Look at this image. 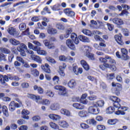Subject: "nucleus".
I'll use <instances>...</instances> for the list:
<instances>
[{
    "label": "nucleus",
    "mask_w": 130,
    "mask_h": 130,
    "mask_svg": "<svg viewBox=\"0 0 130 130\" xmlns=\"http://www.w3.org/2000/svg\"><path fill=\"white\" fill-rule=\"evenodd\" d=\"M84 48L85 50V52L86 53V56L89 58V59H91V60H94L95 59V57H94V54L90 53L91 51V47L89 46H84Z\"/></svg>",
    "instance_id": "3"
},
{
    "label": "nucleus",
    "mask_w": 130,
    "mask_h": 130,
    "mask_svg": "<svg viewBox=\"0 0 130 130\" xmlns=\"http://www.w3.org/2000/svg\"><path fill=\"white\" fill-rule=\"evenodd\" d=\"M54 88L55 90H58V91H59L58 93L59 95H62V96L67 95V89L64 86L56 85L54 87Z\"/></svg>",
    "instance_id": "2"
},
{
    "label": "nucleus",
    "mask_w": 130,
    "mask_h": 130,
    "mask_svg": "<svg viewBox=\"0 0 130 130\" xmlns=\"http://www.w3.org/2000/svg\"><path fill=\"white\" fill-rule=\"evenodd\" d=\"M108 69H110L111 71H113V72H115L116 71V66L114 64L112 65L110 64V67L108 68Z\"/></svg>",
    "instance_id": "58"
},
{
    "label": "nucleus",
    "mask_w": 130,
    "mask_h": 130,
    "mask_svg": "<svg viewBox=\"0 0 130 130\" xmlns=\"http://www.w3.org/2000/svg\"><path fill=\"white\" fill-rule=\"evenodd\" d=\"M107 25L108 26V29L109 30V31H112L113 30V25L110 24V23H107Z\"/></svg>",
    "instance_id": "62"
},
{
    "label": "nucleus",
    "mask_w": 130,
    "mask_h": 130,
    "mask_svg": "<svg viewBox=\"0 0 130 130\" xmlns=\"http://www.w3.org/2000/svg\"><path fill=\"white\" fill-rule=\"evenodd\" d=\"M27 25H26V23H21L19 25V29L20 31H24Z\"/></svg>",
    "instance_id": "35"
},
{
    "label": "nucleus",
    "mask_w": 130,
    "mask_h": 130,
    "mask_svg": "<svg viewBox=\"0 0 130 130\" xmlns=\"http://www.w3.org/2000/svg\"><path fill=\"white\" fill-rule=\"evenodd\" d=\"M78 38L80 41H82V42H85L87 43H89L90 42V39H88V37L83 36V35H80L78 37Z\"/></svg>",
    "instance_id": "15"
},
{
    "label": "nucleus",
    "mask_w": 130,
    "mask_h": 130,
    "mask_svg": "<svg viewBox=\"0 0 130 130\" xmlns=\"http://www.w3.org/2000/svg\"><path fill=\"white\" fill-rule=\"evenodd\" d=\"M1 50L2 52H4V53H6V54H10V53H11V51H10L9 49H7L6 48L1 49Z\"/></svg>",
    "instance_id": "50"
},
{
    "label": "nucleus",
    "mask_w": 130,
    "mask_h": 130,
    "mask_svg": "<svg viewBox=\"0 0 130 130\" xmlns=\"http://www.w3.org/2000/svg\"><path fill=\"white\" fill-rule=\"evenodd\" d=\"M43 104L44 105H46L47 106H48V105L50 104V101L47 99H44L43 100Z\"/></svg>",
    "instance_id": "54"
},
{
    "label": "nucleus",
    "mask_w": 130,
    "mask_h": 130,
    "mask_svg": "<svg viewBox=\"0 0 130 130\" xmlns=\"http://www.w3.org/2000/svg\"><path fill=\"white\" fill-rule=\"evenodd\" d=\"M87 98V94L84 93L82 94V95L81 97V99H80L79 101H81V103L82 104H87L88 103V101H87L86 98Z\"/></svg>",
    "instance_id": "25"
},
{
    "label": "nucleus",
    "mask_w": 130,
    "mask_h": 130,
    "mask_svg": "<svg viewBox=\"0 0 130 130\" xmlns=\"http://www.w3.org/2000/svg\"><path fill=\"white\" fill-rule=\"evenodd\" d=\"M112 87H116L117 88H118V89H121V88H122V85H121V84L120 83H115V82H112Z\"/></svg>",
    "instance_id": "43"
},
{
    "label": "nucleus",
    "mask_w": 130,
    "mask_h": 130,
    "mask_svg": "<svg viewBox=\"0 0 130 130\" xmlns=\"http://www.w3.org/2000/svg\"><path fill=\"white\" fill-rule=\"evenodd\" d=\"M31 73L34 77H38L39 76V71L37 69H33L31 71Z\"/></svg>",
    "instance_id": "41"
},
{
    "label": "nucleus",
    "mask_w": 130,
    "mask_h": 130,
    "mask_svg": "<svg viewBox=\"0 0 130 130\" xmlns=\"http://www.w3.org/2000/svg\"><path fill=\"white\" fill-rule=\"evenodd\" d=\"M20 45L17 47V49L18 51H21V50H27V46L25 45L24 43H21L19 44Z\"/></svg>",
    "instance_id": "23"
},
{
    "label": "nucleus",
    "mask_w": 130,
    "mask_h": 130,
    "mask_svg": "<svg viewBox=\"0 0 130 130\" xmlns=\"http://www.w3.org/2000/svg\"><path fill=\"white\" fill-rule=\"evenodd\" d=\"M87 111H81L78 112V115L80 116V117H87Z\"/></svg>",
    "instance_id": "37"
},
{
    "label": "nucleus",
    "mask_w": 130,
    "mask_h": 130,
    "mask_svg": "<svg viewBox=\"0 0 130 130\" xmlns=\"http://www.w3.org/2000/svg\"><path fill=\"white\" fill-rule=\"evenodd\" d=\"M32 60H34L35 61H36L37 62H38V63H42V59L41 58V57L39 56L36 55H32L31 56Z\"/></svg>",
    "instance_id": "16"
},
{
    "label": "nucleus",
    "mask_w": 130,
    "mask_h": 130,
    "mask_svg": "<svg viewBox=\"0 0 130 130\" xmlns=\"http://www.w3.org/2000/svg\"><path fill=\"white\" fill-rule=\"evenodd\" d=\"M47 32L50 35H55L57 33V30L54 28L49 27L47 29Z\"/></svg>",
    "instance_id": "19"
},
{
    "label": "nucleus",
    "mask_w": 130,
    "mask_h": 130,
    "mask_svg": "<svg viewBox=\"0 0 130 130\" xmlns=\"http://www.w3.org/2000/svg\"><path fill=\"white\" fill-rule=\"evenodd\" d=\"M94 39L96 41H101V42H104V40L101 38L99 36L96 35L94 36Z\"/></svg>",
    "instance_id": "53"
},
{
    "label": "nucleus",
    "mask_w": 130,
    "mask_h": 130,
    "mask_svg": "<svg viewBox=\"0 0 130 130\" xmlns=\"http://www.w3.org/2000/svg\"><path fill=\"white\" fill-rule=\"evenodd\" d=\"M66 61L68 62H71V63H72V62H75V59H74V58L72 57L71 56H68L67 57Z\"/></svg>",
    "instance_id": "46"
},
{
    "label": "nucleus",
    "mask_w": 130,
    "mask_h": 130,
    "mask_svg": "<svg viewBox=\"0 0 130 130\" xmlns=\"http://www.w3.org/2000/svg\"><path fill=\"white\" fill-rule=\"evenodd\" d=\"M51 127H52V128H54V129H58L59 128V126L58 125H57V124H55V123H53L52 122H50L49 123Z\"/></svg>",
    "instance_id": "42"
},
{
    "label": "nucleus",
    "mask_w": 130,
    "mask_h": 130,
    "mask_svg": "<svg viewBox=\"0 0 130 130\" xmlns=\"http://www.w3.org/2000/svg\"><path fill=\"white\" fill-rule=\"evenodd\" d=\"M9 42L14 46H17L20 44V41L15 39L14 38H11L9 40Z\"/></svg>",
    "instance_id": "22"
},
{
    "label": "nucleus",
    "mask_w": 130,
    "mask_h": 130,
    "mask_svg": "<svg viewBox=\"0 0 130 130\" xmlns=\"http://www.w3.org/2000/svg\"><path fill=\"white\" fill-rule=\"evenodd\" d=\"M73 106L75 107V108H76V109H84L85 108L84 105L79 103H74L73 104Z\"/></svg>",
    "instance_id": "26"
},
{
    "label": "nucleus",
    "mask_w": 130,
    "mask_h": 130,
    "mask_svg": "<svg viewBox=\"0 0 130 130\" xmlns=\"http://www.w3.org/2000/svg\"><path fill=\"white\" fill-rule=\"evenodd\" d=\"M46 95V96H48V97H53V96H54V93H53L51 90H48L47 91Z\"/></svg>",
    "instance_id": "47"
},
{
    "label": "nucleus",
    "mask_w": 130,
    "mask_h": 130,
    "mask_svg": "<svg viewBox=\"0 0 130 130\" xmlns=\"http://www.w3.org/2000/svg\"><path fill=\"white\" fill-rule=\"evenodd\" d=\"M21 86L22 89H28V88H29V83L27 82H23L21 83Z\"/></svg>",
    "instance_id": "44"
},
{
    "label": "nucleus",
    "mask_w": 130,
    "mask_h": 130,
    "mask_svg": "<svg viewBox=\"0 0 130 130\" xmlns=\"http://www.w3.org/2000/svg\"><path fill=\"white\" fill-rule=\"evenodd\" d=\"M41 68L43 72L47 73V74H50V73H51V71L50 70V66L49 64H48V63H46L45 65H42L41 66Z\"/></svg>",
    "instance_id": "7"
},
{
    "label": "nucleus",
    "mask_w": 130,
    "mask_h": 130,
    "mask_svg": "<svg viewBox=\"0 0 130 130\" xmlns=\"http://www.w3.org/2000/svg\"><path fill=\"white\" fill-rule=\"evenodd\" d=\"M49 117L50 119H52V120H58V119H60V116L56 114H50L49 115Z\"/></svg>",
    "instance_id": "21"
},
{
    "label": "nucleus",
    "mask_w": 130,
    "mask_h": 130,
    "mask_svg": "<svg viewBox=\"0 0 130 130\" xmlns=\"http://www.w3.org/2000/svg\"><path fill=\"white\" fill-rule=\"evenodd\" d=\"M61 114H63L64 115H66L67 116H70L71 115V112L70 111L64 109H62L61 110Z\"/></svg>",
    "instance_id": "30"
},
{
    "label": "nucleus",
    "mask_w": 130,
    "mask_h": 130,
    "mask_svg": "<svg viewBox=\"0 0 130 130\" xmlns=\"http://www.w3.org/2000/svg\"><path fill=\"white\" fill-rule=\"evenodd\" d=\"M96 128L98 130H104L105 129V126L104 125H98L96 126Z\"/></svg>",
    "instance_id": "60"
},
{
    "label": "nucleus",
    "mask_w": 130,
    "mask_h": 130,
    "mask_svg": "<svg viewBox=\"0 0 130 130\" xmlns=\"http://www.w3.org/2000/svg\"><path fill=\"white\" fill-rule=\"evenodd\" d=\"M107 77L109 80H113L114 79V74L113 73L107 74Z\"/></svg>",
    "instance_id": "64"
},
{
    "label": "nucleus",
    "mask_w": 130,
    "mask_h": 130,
    "mask_svg": "<svg viewBox=\"0 0 130 130\" xmlns=\"http://www.w3.org/2000/svg\"><path fill=\"white\" fill-rule=\"evenodd\" d=\"M68 86L70 89H74L77 86V82L75 80L71 79L68 83Z\"/></svg>",
    "instance_id": "13"
},
{
    "label": "nucleus",
    "mask_w": 130,
    "mask_h": 130,
    "mask_svg": "<svg viewBox=\"0 0 130 130\" xmlns=\"http://www.w3.org/2000/svg\"><path fill=\"white\" fill-rule=\"evenodd\" d=\"M7 31L10 35L14 36V37H18V36L19 35V32L17 31V29L13 27H9Z\"/></svg>",
    "instance_id": "5"
},
{
    "label": "nucleus",
    "mask_w": 130,
    "mask_h": 130,
    "mask_svg": "<svg viewBox=\"0 0 130 130\" xmlns=\"http://www.w3.org/2000/svg\"><path fill=\"white\" fill-rule=\"evenodd\" d=\"M112 21L114 23V24H116V25H118V26H120L124 24L123 20L119 18H115L112 19Z\"/></svg>",
    "instance_id": "10"
},
{
    "label": "nucleus",
    "mask_w": 130,
    "mask_h": 130,
    "mask_svg": "<svg viewBox=\"0 0 130 130\" xmlns=\"http://www.w3.org/2000/svg\"><path fill=\"white\" fill-rule=\"evenodd\" d=\"M116 122H117V119H111L108 120V123L110 125H113L114 124H116Z\"/></svg>",
    "instance_id": "34"
},
{
    "label": "nucleus",
    "mask_w": 130,
    "mask_h": 130,
    "mask_svg": "<svg viewBox=\"0 0 130 130\" xmlns=\"http://www.w3.org/2000/svg\"><path fill=\"white\" fill-rule=\"evenodd\" d=\"M81 127L82 128H83L84 129H87V128H89L90 127V126H89L88 124L82 123L80 124Z\"/></svg>",
    "instance_id": "51"
},
{
    "label": "nucleus",
    "mask_w": 130,
    "mask_h": 130,
    "mask_svg": "<svg viewBox=\"0 0 130 130\" xmlns=\"http://www.w3.org/2000/svg\"><path fill=\"white\" fill-rule=\"evenodd\" d=\"M59 60L60 61H67V56L64 55H61L59 56Z\"/></svg>",
    "instance_id": "48"
},
{
    "label": "nucleus",
    "mask_w": 130,
    "mask_h": 130,
    "mask_svg": "<svg viewBox=\"0 0 130 130\" xmlns=\"http://www.w3.org/2000/svg\"><path fill=\"white\" fill-rule=\"evenodd\" d=\"M114 109L113 107H109L106 111V113H107V114H111V113H113L114 112Z\"/></svg>",
    "instance_id": "38"
},
{
    "label": "nucleus",
    "mask_w": 130,
    "mask_h": 130,
    "mask_svg": "<svg viewBox=\"0 0 130 130\" xmlns=\"http://www.w3.org/2000/svg\"><path fill=\"white\" fill-rule=\"evenodd\" d=\"M0 61H7V58L5 54L1 53L0 54Z\"/></svg>",
    "instance_id": "49"
},
{
    "label": "nucleus",
    "mask_w": 130,
    "mask_h": 130,
    "mask_svg": "<svg viewBox=\"0 0 130 130\" xmlns=\"http://www.w3.org/2000/svg\"><path fill=\"white\" fill-rule=\"evenodd\" d=\"M43 43L45 46H46L48 49H54L55 46L53 44H50L49 42L47 40H45L43 41Z\"/></svg>",
    "instance_id": "12"
},
{
    "label": "nucleus",
    "mask_w": 130,
    "mask_h": 130,
    "mask_svg": "<svg viewBox=\"0 0 130 130\" xmlns=\"http://www.w3.org/2000/svg\"><path fill=\"white\" fill-rule=\"evenodd\" d=\"M28 97L30 99H32V100H34V101H36L37 103L40 101V96L39 95H36L35 94H28Z\"/></svg>",
    "instance_id": "11"
},
{
    "label": "nucleus",
    "mask_w": 130,
    "mask_h": 130,
    "mask_svg": "<svg viewBox=\"0 0 130 130\" xmlns=\"http://www.w3.org/2000/svg\"><path fill=\"white\" fill-rule=\"evenodd\" d=\"M19 130H27L28 129V126L27 125H22L18 128Z\"/></svg>",
    "instance_id": "63"
},
{
    "label": "nucleus",
    "mask_w": 130,
    "mask_h": 130,
    "mask_svg": "<svg viewBox=\"0 0 130 130\" xmlns=\"http://www.w3.org/2000/svg\"><path fill=\"white\" fill-rule=\"evenodd\" d=\"M115 39L117 43L119 44V45H123V44H124L122 41V39H121V35L115 36Z\"/></svg>",
    "instance_id": "17"
},
{
    "label": "nucleus",
    "mask_w": 130,
    "mask_h": 130,
    "mask_svg": "<svg viewBox=\"0 0 130 130\" xmlns=\"http://www.w3.org/2000/svg\"><path fill=\"white\" fill-rule=\"evenodd\" d=\"M50 108L52 110H58L59 109V104L55 103L51 105Z\"/></svg>",
    "instance_id": "28"
},
{
    "label": "nucleus",
    "mask_w": 130,
    "mask_h": 130,
    "mask_svg": "<svg viewBox=\"0 0 130 130\" xmlns=\"http://www.w3.org/2000/svg\"><path fill=\"white\" fill-rule=\"evenodd\" d=\"M87 123L88 124H92L93 125H96L97 122L94 119H88L86 121Z\"/></svg>",
    "instance_id": "36"
},
{
    "label": "nucleus",
    "mask_w": 130,
    "mask_h": 130,
    "mask_svg": "<svg viewBox=\"0 0 130 130\" xmlns=\"http://www.w3.org/2000/svg\"><path fill=\"white\" fill-rule=\"evenodd\" d=\"M34 90H37L39 94H43V89L37 85L34 86Z\"/></svg>",
    "instance_id": "27"
},
{
    "label": "nucleus",
    "mask_w": 130,
    "mask_h": 130,
    "mask_svg": "<svg viewBox=\"0 0 130 130\" xmlns=\"http://www.w3.org/2000/svg\"><path fill=\"white\" fill-rule=\"evenodd\" d=\"M88 99L90 101H94L97 99V96L92 95V96H88Z\"/></svg>",
    "instance_id": "59"
},
{
    "label": "nucleus",
    "mask_w": 130,
    "mask_h": 130,
    "mask_svg": "<svg viewBox=\"0 0 130 130\" xmlns=\"http://www.w3.org/2000/svg\"><path fill=\"white\" fill-rule=\"evenodd\" d=\"M38 54L46 56L47 55V52L44 50H41V48H40V50L38 51Z\"/></svg>",
    "instance_id": "40"
},
{
    "label": "nucleus",
    "mask_w": 130,
    "mask_h": 130,
    "mask_svg": "<svg viewBox=\"0 0 130 130\" xmlns=\"http://www.w3.org/2000/svg\"><path fill=\"white\" fill-rule=\"evenodd\" d=\"M121 52L122 55H126V54H127V50L124 48H121Z\"/></svg>",
    "instance_id": "56"
},
{
    "label": "nucleus",
    "mask_w": 130,
    "mask_h": 130,
    "mask_svg": "<svg viewBox=\"0 0 130 130\" xmlns=\"http://www.w3.org/2000/svg\"><path fill=\"white\" fill-rule=\"evenodd\" d=\"M16 101L18 103H16V104H17L18 106H19L20 108L22 107L23 106V103H22V101L19 99L18 98H16L15 99Z\"/></svg>",
    "instance_id": "45"
},
{
    "label": "nucleus",
    "mask_w": 130,
    "mask_h": 130,
    "mask_svg": "<svg viewBox=\"0 0 130 130\" xmlns=\"http://www.w3.org/2000/svg\"><path fill=\"white\" fill-rule=\"evenodd\" d=\"M109 99L111 101H113V102H114L113 104L115 108H117L118 109H120V99L114 96H110Z\"/></svg>",
    "instance_id": "1"
},
{
    "label": "nucleus",
    "mask_w": 130,
    "mask_h": 130,
    "mask_svg": "<svg viewBox=\"0 0 130 130\" xmlns=\"http://www.w3.org/2000/svg\"><path fill=\"white\" fill-rule=\"evenodd\" d=\"M3 109V112L4 113V115L6 116V117H8L9 116V112H8V108L6 106H3L2 107Z\"/></svg>",
    "instance_id": "32"
},
{
    "label": "nucleus",
    "mask_w": 130,
    "mask_h": 130,
    "mask_svg": "<svg viewBox=\"0 0 130 130\" xmlns=\"http://www.w3.org/2000/svg\"><path fill=\"white\" fill-rule=\"evenodd\" d=\"M46 59L50 62V63H53V64H54L56 63V61L54 59H53L52 57H46Z\"/></svg>",
    "instance_id": "33"
},
{
    "label": "nucleus",
    "mask_w": 130,
    "mask_h": 130,
    "mask_svg": "<svg viewBox=\"0 0 130 130\" xmlns=\"http://www.w3.org/2000/svg\"><path fill=\"white\" fill-rule=\"evenodd\" d=\"M16 108H20L19 106L16 104L15 101H12L10 102L9 105V109L10 111H14V110H16Z\"/></svg>",
    "instance_id": "8"
},
{
    "label": "nucleus",
    "mask_w": 130,
    "mask_h": 130,
    "mask_svg": "<svg viewBox=\"0 0 130 130\" xmlns=\"http://www.w3.org/2000/svg\"><path fill=\"white\" fill-rule=\"evenodd\" d=\"M59 125L61 126V127H63V128H68L69 126V123L67 122V121L63 120L59 122Z\"/></svg>",
    "instance_id": "24"
},
{
    "label": "nucleus",
    "mask_w": 130,
    "mask_h": 130,
    "mask_svg": "<svg viewBox=\"0 0 130 130\" xmlns=\"http://www.w3.org/2000/svg\"><path fill=\"white\" fill-rule=\"evenodd\" d=\"M56 28H57V29H59V30H63V29H64V26H63V25L59 23L57 24Z\"/></svg>",
    "instance_id": "57"
},
{
    "label": "nucleus",
    "mask_w": 130,
    "mask_h": 130,
    "mask_svg": "<svg viewBox=\"0 0 130 130\" xmlns=\"http://www.w3.org/2000/svg\"><path fill=\"white\" fill-rule=\"evenodd\" d=\"M107 59H108L106 58V56L105 58L101 57L99 58L100 61H101V62H103L104 63H106L107 62Z\"/></svg>",
    "instance_id": "55"
},
{
    "label": "nucleus",
    "mask_w": 130,
    "mask_h": 130,
    "mask_svg": "<svg viewBox=\"0 0 130 130\" xmlns=\"http://www.w3.org/2000/svg\"><path fill=\"white\" fill-rule=\"evenodd\" d=\"M110 64L108 63H104L103 64H101L99 66L100 69L102 70V71H105L106 69H108V68H110Z\"/></svg>",
    "instance_id": "29"
},
{
    "label": "nucleus",
    "mask_w": 130,
    "mask_h": 130,
    "mask_svg": "<svg viewBox=\"0 0 130 130\" xmlns=\"http://www.w3.org/2000/svg\"><path fill=\"white\" fill-rule=\"evenodd\" d=\"M115 114L116 115H124L125 113L123 111L118 110L115 112Z\"/></svg>",
    "instance_id": "52"
},
{
    "label": "nucleus",
    "mask_w": 130,
    "mask_h": 130,
    "mask_svg": "<svg viewBox=\"0 0 130 130\" xmlns=\"http://www.w3.org/2000/svg\"><path fill=\"white\" fill-rule=\"evenodd\" d=\"M93 105L94 107H102L104 106V101L102 100L98 101L97 102L94 103Z\"/></svg>",
    "instance_id": "20"
},
{
    "label": "nucleus",
    "mask_w": 130,
    "mask_h": 130,
    "mask_svg": "<svg viewBox=\"0 0 130 130\" xmlns=\"http://www.w3.org/2000/svg\"><path fill=\"white\" fill-rule=\"evenodd\" d=\"M88 113H90V114L97 115L99 114V113L100 112V110L98 109V108L93 106L90 107L88 108Z\"/></svg>",
    "instance_id": "4"
},
{
    "label": "nucleus",
    "mask_w": 130,
    "mask_h": 130,
    "mask_svg": "<svg viewBox=\"0 0 130 130\" xmlns=\"http://www.w3.org/2000/svg\"><path fill=\"white\" fill-rule=\"evenodd\" d=\"M80 63L85 71H89V70H90V67L86 61L82 60L80 61Z\"/></svg>",
    "instance_id": "18"
},
{
    "label": "nucleus",
    "mask_w": 130,
    "mask_h": 130,
    "mask_svg": "<svg viewBox=\"0 0 130 130\" xmlns=\"http://www.w3.org/2000/svg\"><path fill=\"white\" fill-rule=\"evenodd\" d=\"M83 34H85V35H87V36H93V34L90 30L84 29L82 30Z\"/></svg>",
    "instance_id": "31"
},
{
    "label": "nucleus",
    "mask_w": 130,
    "mask_h": 130,
    "mask_svg": "<svg viewBox=\"0 0 130 130\" xmlns=\"http://www.w3.org/2000/svg\"><path fill=\"white\" fill-rule=\"evenodd\" d=\"M106 58H107V59L109 60V62L111 64H116V62L114 60V59H112V58H111V57H110L108 55H107V56H106Z\"/></svg>",
    "instance_id": "39"
},
{
    "label": "nucleus",
    "mask_w": 130,
    "mask_h": 130,
    "mask_svg": "<svg viewBox=\"0 0 130 130\" xmlns=\"http://www.w3.org/2000/svg\"><path fill=\"white\" fill-rule=\"evenodd\" d=\"M22 114V118L24 119H29V114H30V112L28 110L23 109L21 112Z\"/></svg>",
    "instance_id": "14"
},
{
    "label": "nucleus",
    "mask_w": 130,
    "mask_h": 130,
    "mask_svg": "<svg viewBox=\"0 0 130 130\" xmlns=\"http://www.w3.org/2000/svg\"><path fill=\"white\" fill-rule=\"evenodd\" d=\"M63 12L66 16H67L68 17H71V18H73V17H75V12L70 8L65 9Z\"/></svg>",
    "instance_id": "6"
},
{
    "label": "nucleus",
    "mask_w": 130,
    "mask_h": 130,
    "mask_svg": "<svg viewBox=\"0 0 130 130\" xmlns=\"http://www.w3.org/2000/svg\"><path fill=\"white\" fill-rule=\"evenodd\" d=\"M30 29L27 28L25 31H22L23 35H30Z\"/></svg>",
    "instance_id": "61"
},
{
    "label": "nucleus",
    "mask_w": 130,
    "mask_h": 130,
    "mask_svg": "<svg viewBox=\"0 0 130 130\" xmlns=\"http://www.w3.org/2000/svg\"><path fill=\"white\" fill-rule=\"evenodd\" d=\"M66 44L70 49H72V50H76V46H75L72 40H67L66 41Z\"/></svg>",
    "instance_id": "9"
}]
</instances>
